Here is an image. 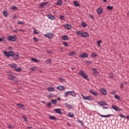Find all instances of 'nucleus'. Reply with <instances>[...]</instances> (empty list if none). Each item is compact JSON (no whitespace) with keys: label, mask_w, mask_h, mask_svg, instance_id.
<instances>
[{"label":"nucleus","mask_w":129,"mask_h":129,"mask_svg":"<svg viewBox=\"0 0 129 129\" xmlns=\"http://www.w3.org/2000/svg\"><path fill=\"white\" fill-rule=\"evenodd\" d=\"M4 54L6 56L7 58H10L12 57L15 60H18L20 58V54L18 52L15 53L13 51L10 50L9 51H4Z\"/></svg>","instance_id":"nucleus-1"},{"label":"nucleus","mask_w":129,"mask_h":129,"mask_svg":"<svg viewBox=\"0 0 129 129\" xmlns=\"http://www.w3.org/2000/svg\"><path fill=\"white\" fill-rule=\"evenodd\" d=\"M76 33L78 36H81V37H83V38H86V37H89V34H88V33L86 32H83L82 31H76Z\"/></svg>","instance_id":"nucleus-2"},{"label":"nucleus","mask_w":129,"mask_h":129,"mask_svg":"<svg viewBox=\"0 0 129 129\" xmlns=\"http://www.w3.org/2000/svg\"><path fill=\"white\" fill-rule=\"evenodd\" d=\"M78 74L81 75L84 79H86L88 81H89L90 80V79L88 78V76L85 75V73L83 72V71H81L80 72L78 73Z\"/></svg>","instance_id":"nucleus-3"},{"label":"nucleus","mask_w":129,"mask_h":129,"mask_svg":"<svg viewBox=\"0 0 129 129\" xmlns=\"http://www.w3.org/2000/svg\"><path fill=\"white\" fill-rule=\"evenodd\" d=\"M17 38L18 37H17V35H14L13 36H8L7 40L8 41H12V42H15V41H17Z\"/></svg>","instance_id":"nucleus-4"},{"label":"nucleus","mask_w":129,"mask_h":129,"mask_svg":"<svg viewBox=\"0 0 129 129\" xmlns=\"http://www.w3.org/2000/svg\"><path fill=\"white\" fill-rule=\"evenodd\" d=\"M81 96L85 100H89L90 101H91V100H93V98H92L91 96H88L86 97L83 95V94H82Z\"/></svg>","instance_id":"nucleus-5"},{"label":"nucleus","mask_w":129,"mask_h":129,"mask_svg":"<svg viewBox=\"0 0 129 129\" xmlns=\"http://www.w3.org/2000/svg\"><path fill=\"white\" fill-rule=\"evenodd\" d=\"M111 107L113 109H114V110H115L116 111H120V110H122V109L118 108V106L115 105H112Z\"/></svg>","instance_id":"nucleus-6"},{"label":"nucleus","mask_w":129,"mask_h":129,"mask_svg":"<svg viewBox=\"0 0 129 129\" xmlns=\"http://www.w3.org/2000/svg\"><path fill=\"white\" fill-rule=\"evenodd\" d=\"M98 104L100 106H105V105H108V104L105 103L104 101H98Z\"/></svg>","instance_id":"nucleus-7"},{"label":"nucleus","mask_w":129,"mask_h":129,"mask_svg":"<svg viewBox=\"0 0 129 129\" xmlns=\"http://www.w3.org/2000/svg\"><path fill=\"white\" fill-rule=\"evenodd\" d=\"M100 92L102 95H106L107 94V92L106 90L104 88H102L100 89Z\"/></svg>","instance_id":"nucleus-8"},{"label":"nucleus","mask_w":129,"mask_h":129,"mask_svg":"<svg viewBox=\"0 0 129 129\" xmlns=\"http://www.w3.org/2000/svg\"><path fill=\"white\" fill-rule=\"evenodd\" d=\"M97 13L98 15H101L103 13V9L102 8H99L97 10Z\"/></svg>","instance_id":"nucleus-9"},{"label":"nucleus","mask_w":129,"mask_h":129,"mask_svg":"<svg viewBox=\"0 0 129 129\" xmlns=\"http://www.w3.org/2000/svg\"><path fill=\"white\" fill-rule=\"evenodd\" d=\"M63 27L65 28V29H67V30H71V29H72V26L71 25L69 24L63 25Z\"/></svg>","instance_id":"nucleus-10"},{"label":"nucleus","mask_w":129,"mask_h":129,"mask_svg":"<svg viewBox=\"0 0 129 129\" xmlns=\"http://www.w3.org/2000/svg\"><path fill=\"white\" fill-rule=\"evenodd\" d=\"M44 36L46 38H48V39H52V38H53V34L52 33L46 34Z\"/></svg>","instance_id":"nucleus-11"},{"label":"nucleus","mask_w":129,"mask_h":129,"mask_svg":"<svg viewBox=\"0 0 129 129\" xmlns=\"http://www.w3.org/2000/svg\"><path fill=\"white\" fill-rule=\"evenodd\" d=\"M54 111H55L56 113H58V114H62L63 113L60 108L54 109Z\"/></svg>","instance_id":"nucleus-12"},{"label":"nucleus","mask_w":129,"mask_h":129,"mask_svg":"<svg viewBox=\"0 0 129 129\" xmlns=\"http://www.w3.org/2000/svg\"><path fill=\"white\" fill-rule=\"evenodd\" d=\"M17 107L21 108L22 109H26V108H25V105H23V104L18 103L17 104Z\"/></svg>","instance_id":"nucleus-13"},{"label":"nucleus","mask_w":129,"mask_h":129,"mask_svg":"<svg viewBox=\"0 0 129 129\" xmlns=\"http://www.w3.org/2000/svg\"><path fill=\"white\" fill-rule=\"evenodd\" d=\"M81 58H88V54L86 53H81L80 55Z\"/></svg>","instance_id":"nucleus-14"},{"label":"nucleus","mask_w":129,"mask_h":129,"mask_svg":"<svg viewBox=\"0 0 129 129\" xmlns=\"http://www.w3.org/2000/svg\"><path fill=\"white\" fill-rule=\"evenodd\" d=\"M49 4L48 2H43L41 4H40V6H39V8L40 9H42V8H43V7H45L46 5H48Z\"/></svg>","instance_id":"nucleus-15"},{"label":"nucleus","mask_w":129,"mask_h":129,"mask_svg":"<svg viewBox=\"0 0 129 129\" xmlns=\"http://www.w3.org/2000/svg\"><path fill=\"white\" fill-rule=\"evenodd\" d=\"M49 119H51L52 120H58V119L55 117V116L50 115L48 116Z\"/></svg>","instance_id":"nucleus-16"},{"label":"nucleus","mask_w":129,"mask_h":129,"mask_svg":"<svg viewBox=\"0 0 129 129\" xmlns=\"http://www.w3.org/2000/svg\"><path fill=\"white\" fill-rule=\"evenodd\" d=\"M56 89L59 90L60 91H63L65 88H64L63 86H58L56 87Z\"/></svg>","instance_id":"nucleus-17"},{"label":"nucleus","mask_w":129,"mask_h":129,"mask_svg":"<svg viewBox=\"0 0 129 129\" xmlns=\"http://www.w3.org/2000/svg\"><path fill=\"white\" fill-rule=\"evenodd\" d=\"M89 92H90L92 95H94V96H97V93L96 91L92 90V89H90Z\"/></svg>","instance_id":"nucleus-18"},{"label":"nucleus","mask_w":129,"mask_h":129,"mask_svg":"<svg viewBox=\"0 0 129 129\" xmlns=\"http://www.w3.org/2000/svg\"><path fill=\"white\" fill-rule=\"evenodd\" d=\"M9 66H10V67H11V68H14L15 70L17 68V64L16 63H12V64H9Z\"/></svg>","instance_id":"nucleus-19"},{"label":"nucleus","mask_w":129,"mask_h":129,"mask_svg":"<svg viewBox=\"0 0 129 129\" xmlns=\"http://www.w3.org/2000/svg\"><path fill=\"white\" fill-rule=\"evenodd\" d=\"M47 90L49 92H52L55 90V88H54L53 87H49L47 88Z\"/></svg>","instance_id":"nucleus-20"},{"label":"nucleus","mask_w":129,"mask_h":129,"mask_svg":"<svg viewBox=\"0 0 129 129\" xmlns=\"http://www.w3.org/2000/svg\"><path fill=\"white\" fill-rule=\"evenodd\" d=\"M63 5V1L62 0H58L56 3V6H62Z\"/></svg>","instance_id":"nucleus-21"},{"label":"nucleus","mask_w":129,"mask_h":129,"mask_svg":"<svg viewBox=\"0 0 129 129\" xmlns=\"http://www.w3.org/2000/svg\"><path fill=\"white\" fill-rule=\"evenodd\" d=\"M61 39L63 40V41H67V40L69 39V37L67 35H63Z\"/></svg>","instance_id":"nucleus-22"},{"label":"nucleus","mask_w":129,"mask_h":129,"mask_svg":"<svg viewBox=\"0 0 129 129\" xmlns=\"http://www.w3.org/2000/svg\"><path fill=\"white\" fill-rule=\"evenodd\" d=\"M47 18H48V19H50V20H54V19H55V17L51 14L48 15Z\"/></svg>","instance_id":"nucleus-23"},{"label":"nucleus","mask_w":129,"mask_h":129,"mask_svg":"<svg viewBox=\"0 0 129 129\" xmlns=\"http://www.w3.org/2000/svg\"><path fill=\"white\" fill-rule=\"evenodd\" d=\"M74 5L75 7H80V4L78 3V1H74Z\"/></svg>","instance_id":"nucleus-24"},{"label":"nucleus","mask_w":129,"mask_h":129,"mask_svg":"<svg viewBox=\"0 0 129 129\" xmlns=\"http://www.w3.org/2000/svg\"><path fill=\"white\" fill-rule=\"evenodd\" d=\"M70 95H72L73 97H75L76 96V93L74 91H70Z\"/></svg>","instance_id":"nucleus-25"},{"label":"nucleus","mask_w":129,"mask_h":129,"mask_svg":"<svg viewBox=\"0 0 129 129\" xmlns=\"http://www.w3.org/2000/svg\"><path fill=\"white\" fill-rule=\"evenodd\" d=\"M9 80H14V79H15V77H14V76L12 75V74H11L9 75Z\"/></svg>","instance_id":"nucleus-26"},{"label":"nucleus","mask_w":129,"mask_h":129,"mask_svg":"<svg viewBox=\"0 0 129 129\" xmlns=\"http://www.w3.org/2000/svg\"><path fill=\"white\" fill-rule=\"evenodd\" d=\"M31 61H32V62H35V63H37V62H39V60L34 57L31 58Z\"/></svg>","instance_id":"nucleus-27"},{"label":"nucleus","mask_w":129,"mask_h":129,"mask_svg":"<svg viewBox=\"0 0 129 129\" xmlns=\"http://www.w3.org/2000/svg\"><path fill=\"white\" fill-rule=\"evenodd\" d=\"M106 9L107 10H109V11H112V10H113V7L108 5L107 6Z\"/></svg>","instance_id":"nucleus-28"},{"label":"nucleus","mask_w":129,"mask_h":129,"mask_svg":"<svg viewBox=\"0 0 129 129\" xmlns=\"http://www.w3.org/2000/svg\"><path fill=\"white\" fill-rule=\"evenodd\" d=\"M15 71H16V72H21L22 71V68L19 67L18 68H15Z\"/></svg>","instance_id":"nucleus-29"},{"label":"nucleus","mask_w":129,"mask_h":129,"mask_svg":"<svg viewBox=\"0 0 129 129\" xmlns=\"http://www.w3.org/2000/svg\"><path fill=\"white\" fill-rule=\"evenodd\" d=\"M3 15L5 18H7L9 16V14H8V12L5 11L3 12Z\"/></svg>","instance_id":"nucleus-30"},{"label":"nucleus","mask_w":129,"mask_h":129,"mask_svg":"<svg viewBox=\"0 0 129 129\" xmlns=\"http://www.w3.org/2000/svg\"><path fill=\"white\" fill-rule=\"evenodd\" d=\"M101 117H110L111 116V114H108V115H100Z\"/></svg>","instance_id":"nucleus-31"},{"label":"nucleus","mask_w":129,"mask_h":129,"mask_svg":"<svg viewBox=\"0 0 129 129\" xmlns=\"http://www.w3.org/2000/svg\"><path fill=\"white\" fill-rule=\"evenodd\" d=\"M51 102L52 104H56L57 103V100H56L55 99H52L51 100Z\"/></svg>","instance_id":"nucleus-32"},{"label":"nucleus","mask_w":129,"mask_h":129,"mask_svg":"<svg viewBox=\"0 0 129 129\" xmlns=\"http://www.w3.org/2000/svg\"><path fill=\"white\" fill-rule=\"evenodd\" d=\"M68 116L69 117H74V114H73V113L72 112H70L68 114Z\"/></svg>","instance_id":"nucleus-33"},{"label":"nucleus","mask_w":129,"mask_h":129,"mask_svg":"<svg viewBox=\"0 0 129 129\" xmlns=\"http://www.w3.org/2000/svg\"><path fill=\"white\" fill-rule=\"evenodd\" d=\"M82 26L83 27V28H86V27H87V24L85 22H82Z\"/></svg>","instance_id":"nucleus-34"},{"label":"nucleus","mask_w":129,"mask_h":129,"mask_svg":"<svg viewBox=\"0 0 129 129\" xmlns=\"http://www.w3.org/2000/svg\"><path fill=\"white\" fill-rule=\"evenodd\" d=\"M10 9H11V10H13V11H16V10H17L18 7H17L15 6H13Z\"/></svg>","instance_id":"nucleus-35"},{"label":"nucleus","mask_w":129,"mask_h":129,"mask_svg":"<svg viewBox=\"0 0 129 129\" xmlns=\"http://www.w3.org/2000/svg\"><path fill=\"white\" fill-rule=\"evenodd\" d=\"M114 97L116 99H117L118 100H121V99H120V97L117 95H115L114 96Z\"/></svg>","instance_id":"nucleus-36"},{"label":"nucleus","mask_w":129,"mask_h":129,"mask_svg":"<svg viewBox=\"0 0 129 129\" xmlns=\"http://www.w3.org/2000/svg\"><path fill=\"white\" fill-rule=\"evenodd\" d=\"M70 93V91L66 92L64 93V97H67V96L69 95Z\"/></svg>","instance_id":"nucleus-37"},{"label":"nucleus","mask_w":129,"mask_h":129,"mask_svg":"<svg viewBox=\"0 0 129 129\" xmlns=\"http://www.w3.org/2000/svg\"><path fill=\"white\" fill-rule=\"evenodd\" d=\"M75 51H70V53L69 54V56H73V55H75Z\"/></svg>","instance_id":"nucleus-38"},{"label":"nucleus","mask_w":129,"mask_h":129,"mask_svg":"<svg viewBox=\"0 0 129 129\" xmlns=\"http://www.w3.org/2000/svg\"><path fill=\"white\" fill-rule=\"evenodd\" d=\"M33 41H34V42H39L40 40L37 37H33Z\"/></svg>","instance_id":"nucleus-39"},{"label":"nucleus","mask_w":129,"mask_h":129,"mask_svg":"<svg viewBox=\"0 0 129 129\" xmlns=\"http://www.w3.org/2000/svg\"><path fill=\"white\" fill-rule=\"evenodd\" d=\"M33 34H34L35 35H38V34H39V32L37 31V30L36 29H34Z\"/></svg>","instance_id":"nucleus-40"},{"label":"nucleus","mask_w":129,"mask_h":129,"mask_svg":"<svg viewBox=\"0 0 129 129\" xmlns=\"http://www.w3.org/2000/svg\"><path fill=\"white\" fill-rule=\"evenodd\" d=\"M45 62H46L47 64H49L50 63H52V60L51 59H47L46 61H45Z\"/></svg>","instance_id":"nucleus-41"},{"label":"nucleus","mask_w":129,"mask_h":129,"mask_svg":"<svg viewBox=\"0 0 129 129\" xmlns=\"http://www.w3.org/2000/svg\"><path fill=\"white\" fill-rule=\"evenodd\" d=\"M30 70H31V71H36V70H37V68L32 67L30 68Z\"/></svg>","instance_id":"nucleus-42"},{"label":"nucleus","mask_w":129,"mask_h":129,"mask_svg":"<svg viewBox=\"0 0 129 129\" xmlns=\"http://www.w3.org/2000/svg\"><path fill=\"white\" fill-rule=\"evenodd\" d=\"M51 105H52V104H51V102H48L47 104L46 107H51Z\"/></svg>","instance_id":"nucleus-43"},{"label":"nucleus","mask_w":129,"mask_h":129,"mask_svg":"<svg viewBox=\"0 0 129 129\" xmlns=\"http://www.w3.org/2000/svg\"><path fill=\"white\" fill-rule=\"evenodd\" d=\"M92 71L94 72V74H97V69H93Z\"/></svg>","instance_id":"nucleus-44"},{"label":"nucleus","mask_w":129,"mask_h":129,"mask_svg":"<svg viewBox=\"0 0 129 129\" xmlns=\"http://www.w3.org/2000/svg\"><path fill=\"white\" fill-rule=\"evenodd\" d=\"M91 57H97V54L95 53L94 52H93L91 55Z\"/></svg>","instance_id":"nucleus-45"},{"label":"nucleus","mask_w":129,"mask_h":129,"mask_svg":"<svg viewBox=\"0 0 129 129\" xmlns=\"http://www.w3.org/2000/svg\"><path fill=\"white\" fill-rule=\"evenodd\" d=\"M63 45L64 46H65V47H69V44L68 43H67V42H64L63 43Z\"/></svg>","instance_id":"nucleus-46"},{"label":"nucleus","mask_w":129,"mask_h":129,"mask_svg":"<svg viewBox=\"0 0 129 129\" xmlns=\"http://www.w3.org/2000/svg\"><path fill=\"white\" fill-rule=\"evenodd\" d=\"M60 19L62 20V21H64V20H65V16H64L63 15H60Z\"/></svg>","instance_id":"nucleus-47"},{"label":"nucleus","mask_w":129,"mask_h":129,"mask_svg":"<svg viewBox=\"0 0 129 129\" xmlns=\"http://www.w3.org/2000/svg\"><path fill=\"white\" fill-rule=\"evenodd\" d=\"M78 122H79L80 123H81L82 125H84V123H83V122L82 121H81V120L78 119Z\"/></svg>","instance_id":"nucleus-48"},{"label":"nucleus","mask_w":129,"mask_h":129,"mask_svg":"<svg viewBox=\"0 0 129 129\" xmlns=\"http://www.w3.org/2000/svg\"><path fill=\"white\" fill-rule=\"evenodd\" d=\"M23 118L24 120V121H28V119H27V116H23Z\"/></svg>","instance_id":"nucleus-49"},{"label":"nucleus","mask_w":129,"mask_h":129,"mask_svg":"<svg viewBox=\"0 0 129 129\" xmlns=\"http://www.w3.org/2000/svg\"><path fill=\"white\" fill-rule=\"evenodd\" d=\"M89 17L92 19V20H94V16L91 14H89Z\"/></svg>","instance_id":"nucleus-50"},{"label":"nucleus","mask_w":129,"mask_h":129,"mask_svg":"<svg viewBox=\"0 0 129 129\" xmlns=\"http://www.w3.org/2000/svg\"><path fill=\"white\" fill-rule=\"evenodd\" d=\"M4 40H5V36L2 37V38L0 37V42H3Z\"/></svg>","instance_id":"nucleus-51"},{"label":"nucleus","mask_w":129,"mask_h":129,"mask_svg":"<svg viewBox=\"0 0 129 129\" xmlns=\"http://www.w3.org/2000/svg\"><path fill=\"white\" fill-rule=\"evenodd\" d=\"M101 43H102V40H100L97 41V44H101Z\"/></svg>","instance_id":"nucleus-52"},{"label":"nucleus","mask_w":129,"mask_h":129,"mask_svg":"<svg viewBox=\"0 0 129 129\" xmlns=\"http://www.w3.org/2000/svg\"><path fill=\"white\" fill-rule=\"evenodd\" d=\"M18 31H19V32H22V33H25V32H26V30H24V29H20V30H18Z\"/></svg>","instance_id":"nucleus-53"},{"label":"nucleus","mask_w":129,"mask_h":129,"mask_svg":"<svg viewBox=\"0 0 129 129\" xmlns=\"http://www.w3.org/2000/svg\"><path fill=\"white\" fill-rule=\"evenodd\" d=\"M86 63H87V64H89V65H90V64H92V62L89 61V60H86Z\"/></svg>","instance_id":"nucleus-54"},{"label":"nucleus","mask_w":129,"mask_h":129,"mask_svg":"<svg viewBox=\"0 0 129 129\" xmlns=\"http://www.w3.org/2000/svg\"><path fill=\"white\" fill-rule=\"evenodd\" d=\"M59 81L60 82H64V81H65V79L60 78V79H59Z\"/></svg>","instance_id":"nucleus-55"},{"label":"nucleus","mask_w":129,"mask_h":129,"mask_svg":"<svg viewBox=\"0 0 129 129\" xmlns=\"http://www.w3.org/2000/svg\"><path fill=\"white\" fill-rule=\"evenodd\" d=\"M66 106L67 107H68V108H70V106H71L70 105H69L68 103H66Z\"/></svg>","instance_id":"nucleus-56"},{"label":"nucleus","mask_w":129,"mask_h":129,"mask_svg":"<svg viewBox=\"0 0 129 129\" xmlns=\"http://www.w3.org/2000/svg\"><path fill=\"white\" fill-rule=\"evenodd\" d=\"M18 25H24V23L23 22H19L17 23Z\"/></svg>","instance_id":"nucleus-57"},{"label":"nucleus","mask_w":129,"mask_h":129,"mask_svg":"<svg viewBox=\"0 0 129 129\" xmlns=\"http://www.w3.org/2000/svg\"><path fill=\"white\" fill-rule=\"evenodd\" d=\"M19 29H16V30H14V33H18V32H19Z\"/></svg>","instance_id":"nucleus-58"},{"label":"nucleus","mask_w":129,"mask_h":129,"mask_svg":"<svg viewBox=\"0 0 129 129\" xmlns=\"http://www.w3.org/2000/svg\"><path fill=\"white\" fill-rule=\"evenodd\" d=\"M8 128H13V126L11 124L8 125Z\"/></svg>","instance_id":"nucleus-59"},{"label":"nucleus","mask_w":129,"mask_h":129,"mask_svg":"<svg viewBox=\"0 0 129 129\" xmlns=\"http://www.w3.org/2000/svg\"><path fill=\"white\" fill-rule=\"evenodd\" d=\"M56 99L58 101H60V100H61V98H60V97H58Z\"/></svg>","instance_id":"nucleus-60"},{"label":"nucleus","mask_w":129,"mask_h":129,"mask_svg":"<svg viewBox=\"0 0 129 129\" xmlns=\"http://www.w3.org/2000/svg\"><path fill=\"white\" fill-rule=\"evenodd\" d=\"M123 84H122V83H121V86H120V88H123Z\"/></svg>","instance_id":"nucleus-61"},{"label":"nucleus","mask_w":129,"mask_h":129,"mask_svg":"<svg viewBox=\"0 0 129 129\" xmlns=\"http://www.w3.org/2000/svg\"><path fill=\"white\" fill-rule=\"evenodd\" d=\"M119 116H120V117H124V115H123V114H120Z\"/></svg>","instance_id":"nucleus-62"},{"label":"nucleus","mask_w":129,"mask_h":129,"mask_svg":"<svg viewBox=\"0 0 129 129\" xmlns=\"http://www.w3.org/2000/svg\"><path fill=\"white\" fill-rule=\"evenodd\" d=\"M46 52H47V53H48V54H51V51H50V50H49L48 49L46 50Z\"/></svg>","instance_id":"nucleus-63"},{"label":"nucleus","mask_w":129,"mask_h":129,"mask_svg":"<svg viewBox=\"0 0 129 129\" xmlns=\"http://www.w3.org/2000/svg\"><path fill=\"white\" fill-rule=\"evenodd\" d=\"M114 76H113V75H111L110 76V78H113Z\"/></svg>","instance_id":"nucleus-64"}]
</instances>
